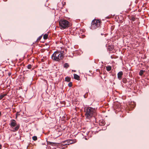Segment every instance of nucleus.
Masks as SVG:
<instances>
[{"label": "nucleus", "instance_id": "6ab92c4d", "mask_svg": "<svg viewBox=\"0 0 149 149\" xmlns=\"http://www.w3.org/2000/svg\"><path fill=\"white\" fill-rule=\"evenodd\" d=\"M27 68L28 69H31L32 67V65H28L27 66Z\"/></svg>", "mask_w": 149, "mask_h": 149}, {"label": "nucleus", "instance_id": "c85d7f7f", "mask_svg": "<svg viewBox=\"0 0 149 149\" xmlns=\"http://www.w3.org/2000/svg\"><path fill=\"white\" fill-rule=\"evenodd\" d=\"M41 61L42 62H43L44 61V60L43 59H41Z\"/></svg>", "mask_w": 149, "mask_h": 149}, {"label": "nucleus", "instance_id": "c756f323", "mask_svg": "<svg viewBox=\"0 0 149 149\" xmlns=\"http://www.w3.org/2000/svg\"><path fill=\"white\" fill-rule=\"evenodd\" d=\"M1 145L0 144V149H1Z\"/></svg>", "mask_w": 149, "mask_h": 149}, {"label": "nucleus", "instance_id": "7ed1b4c3", "mask_svg": "<svg viewBox=\"0 0 149 149\" xmlns=\"http://www.w3.org/2000/svg\"><path fill=\"white\" fill-rule=\"evenodd\" d=\"M101 21L99 19H94L91 22V29H95L100 27L101 24Z\"/></svg>", "mask_w": 149, "mask_h": 149}, {"label": "nucleus", "instance_id": "f03ea898", "mask_svg": "<svg viewBox=\"0 0 149 149\" xmlns=\"http://www.w3.org/2000/svg\"><path fill=\"white\" fill-rule=\"evenodd\" d=\"M64 56L61 54V52L59 51L55 52L52 56V58L57 61H58L59 60L62 59L64 57Z\"/></svg>", "mask_w": 149, "mask_h": 149}, {"label": "nucleus", "instance_id": "a878e982", "mask_svg": "<svg viewBox=\"0 0 149 149\" xmlns=\"http://www.w3.org/2000/svg\"><path fill=\"white\" fill-rule=\"evenodd\" d=\"M42 37V36H39L38 39H37V40H40V39H41V38Z\"/></svg>", "mask_w": 149, "mask_h": 149}, {"label": "nucleus", "instance_id": "f3484780", "mask_svg": "<svg viewBox=\"0 0 149 149\" xmlns=\"http://www.w3.org/2000/svg\"><path fill=\"white\" fill-rule=\"evenodd\" d=\"M123 82L124 83H126L127 82V80L126 78H123L122 79Z\"/></svg>", "mask_w": 149, "mask_h": 149}, {"label": "nucleus", "instance_id": "f257e3e1", "mask_svg": "<svg viewBox=\"0 0 149 149\" xmlns=\"http://www.w3.org/2000/svg\"><path fill=\"white\" fill-rule=\"evenodd\" d=\"M84 112L86 119L90 120L93 116L95 113V110L93 108L88 107L84 109Z\"/></svg>", "mask_w": 149, "mask_h": 149}, {"label": "nucleus", "instance_id": "412c9836", "mask_svg": "<svg viewBox=\"0 0 149 149\" xmlns=\"http://www.w3.org/2000/svg\"><path fill=\"white\" fill-rule=\"evenodd\" d=\"M60 52H61V54H62L64 56V54H65V52L64 51H61Z\"/></svg>", "mask_w": 149, "mask_h": 149}, {"label": "nucleus", "instance_id": "f8f14e48", "mask_svg": "<svg viewBox=\"0 0 149 149\" xmlns=\"http://www.w3.org/2000/svg\"><path fill=\"white\" fill-rule=\"evenodd\" d=\"M145 72L144 70H141L140 71L139 74V75L140 76H142L143 73Z\"/></svg>", "mask_w": 149, "mask_h": 149}, {"label": "nucleus", "instance_id": "6e6552de", "mask_svg": "<svg viewBox=\"0 0 149 149\" xmlns=\"http://www.w3.org/2000/svg\"><path fill=\"white\" fill-rule=\"evenodd\" d=\"M74 79L78 80L80 79V77L79 76L76 74H74Z\"/></svg>", "mask_w": 149, "mask_h": 149}, {"label": "nucleus", "instance_id": "20e7f679", "mask_svg": "<svg viewBox=\"0 0 149 149\" xmlns=\"http://www.w3.org/2000/svg\"><path fill=\"white\" fill-rule=\"evenodd\" d=\"M60 26L61 27V29H65L68 27L69 26V22L66 20L64 19H61L59 21Z\"/></svg>", "mask_w": 149, "mask_h": 149}, {"label": "nucleus", "instance_id": "4468645a", "mask_svg": "<svg viewBox=\"0 0 149 149\" xmlns=\"http://www.w3.org/2000/svg\"><path fill=\"white\" fill-rule=\"evenodd\" d=\"M6 95V94H3L1 95L0 96V100H1Z\"/></svg>", "mask_w": 149, "mask_h": 149}, {"label": "nucleus", "instance_id": "a211bd4d", "mask_svg": "<svg viewBox=\"0 0 149 149\" xmlns=\"http://www.w3.org/2000/svg\"><path fill=\"white\" fill-rule=\"evenodd\" d=\"M32 139L34 141H36L37 139V137L36 136H34L32 137Z\"/></svg>", "mask_w": 149, "mask_h": 149}, {"label": "nucleus", "instance_id": "2f4dec72", "mask_svg": "<svg viewBox=\"0 0 149 149\" xmlns=\"http://www.w3.org/2000/svg\"><path fill=\"white\" fill-rule=\"evenodd\" d=\"M72 71H73L74 72H76V70H72Z\"/></svg>", "mask_w": 149, "mask_h": 149}, {"label": "nucleus", "instance_id": "ddd939ff", "mask_svg": "<svg viewBox=\"0 0 149 149\" xmlns=\"http://www.w3.org/2000/svg\"><path fill=\"white\" fill-rule=\"evenodd\" d=\"M69 144H70L76 142L75 141H74L73 140H72V139L70 140H69Z\"/></svg>", "mask_w": 149, "mask_h": 149}, {"label": "nucleus", "instance_id": "4be33fe9", "mask_svg": "<svg viewBox=\"0 0 149 149\" xmlns=\"http://www.w3.org/2000/svg\"><path fill=\"white\" fill-rule=\"evenodd\" d=\"M68 86L70 87H71L72 86V83L70 82L68 84Z\"/></svg>", "mask_w": 149, "mask_h": 149}, {"label": "nucleus", "instance_id": "b1692460", "mask_svg": "<svg viewBox=\"0 0 149 149\" xmlns=\"http://www.w3.org/2000/svg\"><path fill=\"white\" fill-rule=\"evenodd\" d=\"M19 115V112H17V113H16V117L17 118V116L18 115Z\"/></svg>", "mask_w": 149, "mask_h": 149}, {"label": "nucleus", "instance_id": "9b49d317", "mask_svg": "<svg viewBox=\"0 0 149 149\" xmlns=\"http://www.w3.org/2000/svg\"><path fill=\"white\" fill-rule=\"evenodd\" d=\"M106 68L107 71H109L111 70V67L110 66H107L106 67Z\"/></svg>", "mask_w": 149, "mask_h": 149}, {"label": "nucleus", "instance_id": "bb28decb", "mask_svg": "<svg viewBox=\"0 0 149 149\" xmlns=\"http://www.w3.org/2000/svg\"><path fill=\"white\" fill-rule=\"evenodd\" d=\"M51 142L47 141V144L50 145Z\"/></svg>", "mask_w": 149, "mask_h": 149}, {"label": "nucleus", "instance_id": "dca6fc26", "mask_svg": "<svg viewBox=\"0 0 149 149\" xmlns=\"http://www.w3.org/2000/svg\"><path fill=\"white\" fill-rule=\"evenodd\" d=\"M64 67L67 68L69 67V65L68 63H66L64 64Z\"/></svg>", "mask_w": 149, "mask_h": 149}, {"label": "nucleus", "instance_id": "7c9ffc66", "mask_svg": "<svg viewBox=\"0 0 149 149\" xmlns=\"http://www.w3.org/2000/svg\"><path fill=\"white\" fill-rule=\"evenodd\" d=\"M63 6L65 4V2H64V3H63Z\"/></svg>", "mask_w": 149, "mask_h": 149}, {"label": "nucleus", "instance_id": "2eb2a0df", "mask_svg": "<svg viewBox=\"0 0 149 149\" xmlns=\"http://www.w3.org/2000/svg\"><path fill=\"white\" fill-rule=\"evenodd\" d=\"M48 35L45 34L43 36V38L44 39H46L47 38Z\"/></svg>", "mask_w": 149, "mask_h": 149}, {"label": "nucleus", "instance_id": "423d86ee", "mask_svg": "<svg viewBox=\"0 0 149 149\" xmlns=\"http://www.w3.org/2000/svg\"><path fill=\"white\" fill-rule=\"evenodd\" d=\"M123 75V72L122 71L118 72L117 74L118 78L119 80H121L122 78V76Z\"/></svg>", "mask_w": 149, "mask_h": 149}, {"label": "nucleus", "instance_id": "39448f33", "mask_svg": "<svg viewBox=\"0 0 149 149\" xmlns=\"http://www.w3.org/2000/svg\"><path fill=\"white\" fill-rule=\"evenodd\" d=\"M11 122L10 125L11 127H13L16 126L15 127L13 128V130L12 131L13 132H15L17 131L19 128V125H17V123L16 122V121L14 119L11 120Z\"/></svg>", "mask_w": 149, "mask_h": 149}, {"label": "nucleus", "instance_id": "393cba45", "mask_svg": "<svg viewBox=\"0 0 149 149\" xmlns=\"http://www.w3.org/2000/svg\"><path fill=\"white\" fill-rule=\"evenodd\" d=\"M11 74V72H9L8 73V75L9 76H10Z\"/></svg>", "mask_w": 149, "mask_h": 149}, {"label": "nucleus", "instance_id": "aec40b11", "mask_svg": "<svg viewBox=\"0 0 149 149\" xmlns=\"http://www.w3.org/2000/svg\"><path fill=\"white\" fill-rule=\"evenodd\" d=\"M57 144V143H54V142H51L50 144V145L52 146H55L56 145V144Z\"/></svg>", "mask_w": 149, "mask_h": 149}, {"label": "nucleus", "instance_id": "5701e85b", "mask_svg": "<svg viewBox=\"0 0 149 149\" xmlns=\"http://www.w3.org/2000/svg\"><path fill=\"white\" fill-rule=\"evenodd\" d=\"M131 19V20H132L133 21H134L135 20V18L134 17H132Z\"/></svg>", "mask_w": 149, "mask_h": 149}, {"label": "nucleus", "instance_id": "0eeeda50", "mask_svg": "<svg viewBox=\"0 0 149 149\" xmlns=\"http://www.w3.org/2000/svg\"><path fill=\"white\" fill-rule=\"evenodd\" d=\"M105 124V121L104 120L100 121L99 123L100 125L102 126L104 125Z\"/></svg>", "mask_w": 149, "mask_h": 149}, {"label": "nucleus", "instance_id": "cd10ccee", "mask_svg": "<svg viewBox=\"0 0 149 149\" xmlns=\"http://www.w3.org/2000/svg\"><path fill=\"white\" fill-rule=\"evenodd\" d=\"M86 94H85V95H84V98H86V97H87L86 96Z\"/></svg>", "mask_w": 149, "mask_h": 149}, {"label": "nucleus", "instance_id": "473e14b6", "mask_svg": "<svg viewBox=\"0 0 149 149\" xmlns=\"http://www.w3.org/2000/svg\"><path fill=\"white\" fill-rule=\"evenodd\" d=\"M1 115V112L0 111V116Z\"/></svg>", "mask_w": 149, "mask_h": 149}, {"label": "nucleus", "instance_id": "9d476101", "mask_svg": "<svg viewBox=\"0 0 149 149\" xmlns=\"http://www.w3.org/2000/svg\"><path fill=\"white\" fill-rule=\"evenodd\" d=\"M71 78L69 77H67L65 78V81L67 82H69L70 81Z\"/></svg>", "mask_w": 149, "mask_h": 149}, {"label": "nucleus", "instance_id": "1a4fd4ad", "mask_svg": "<svg viewBox=\"0 0 149 149\" xmlns=\"http://www.w3.org/2000/svg\"><path fill=\"white\" fill-rule=\"evenodd\" d=\"M69 140H66L65 141H64L63 142V145H69L70 144H69Z\"/></svg>", "mask_w": 149, "mask_h": 149}]
</instances>
